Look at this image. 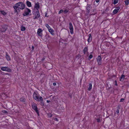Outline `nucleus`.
<instances>
[{
    "mask_svg": "<svg viewBox=\"0 0 129 129\" xmlns=\"http://www.w3.org/2000/svg\"><path fill=\"white\" fill-rule=\"evenodd\" d=\"M97 61L99 65L101 64L102 58L101 57H98L97 58Z\"/></svg>",
    "mask_w": 129,
    "mask_h": 129,
    "instance_id": "12",
    "label": "nucleus"
},
{
    "mask_svg": "<svg viewBox=\"0 0 129 129\" xmlns=\"http://www.w3.org/2000/svg\"><path fill=\"white\" fill-rule=\"evenodd\" d=\"M33 96V99L38 102H40V100L42 101L43 98L42 97L39 96V94L35 92H34Z\"/></svg>",
    "mask_w": 129,
    "mask_h": 129,
    "instance_id": "2",
    "label": "nucleus"
},
{
    "mask_svg": "<svg viewBox=\"0 0 129 129\" xmlns=\"http://www.w3.org/2000/svg\"><path fill=\"white\" fill-rule=\"evenodd\" d=\"M88 48L87 47H85L83 50V53L84 54H87V56H88Z\"/></svg>",
    "mask_w": 129,
    "mask_h": 129,
    "instance_id": "11",
    "label": "nucleus"
},
{
    "mask_svg": "<svg viewBox=\"0 0 129 129\" xmlns=\"http://www.w3.org/2000/svg\"><path fill=\"white\" fill-rule=\"evenodd\" d=\"M31 106L32 108L36 112L37 114H39V110L36 104L34 103L31 105Z\"/></svg>",
    "mask_w": 129,
    "mask_h": 129,
    "instance_id": "5",
    "label": "nucleus"
},
{
    "mask_svg": "<svg viewBox=\"0 0 129 129\" xmlns=\"http://www.w3.org/2000/svg\"><path fill=\"white\" fill-rule=\"evenodd\" d=\"M26 28L24 26H23V25H22L21 27V30L22 31H24Z\"/></svg>",
    "mask_w": 129,
    "mask_h": 129,
    "instance_id": "21",
    "label": "nucleus"
},
{
    "mask_svg": "<svg viewBox=\"0 0 129 129\" xmlns=\"http://www.w3.org/2000/svg\"><path fill=\"white\" fill-rule=\"evenodd\" d=\"M99 1H100V0H96V2L97 3H98V2H99Z\"/></svg>",
    "mask_w": 129,
    "mask_h": 129,
    "instance_id": "41",
    "label": "nucleus"
},
{
    "mask_svg": "<svg viewBox=\"0 0 129 129\" xmlns=\"http://www.w3.org/2000/svg\"><path fill=\"white\" fill-rule=\"evenodd\" d=\"M70 97L71 98L72 96H71H71H70Z\"/></svg>",
    "mask_w": 129,
    "mask_h": 129,
    "instance_id": "50",
    "label": "nucleus"
},
{
    "mask_svg": "<svg viewBox=\"0 0 129 129\" xmlns=\"http://www.w3.org/2000/svg\"><path fill=\"white\" fill-rule=\"evenodd\" d=\"M115 84L116 85H117L116 81H115Z\"/></svg>",
    "mask_w": 129,
    "mask_h": 129,
    "instance_id": "45",
    "label": "nucleus"
},
{
    "mask_svg": "<svg viewBox=\"0 0 129 129\" xmlns=\"http://www.w3.org/2000/svg\"><path fill=\"white\" fill-rule=\"evenodd\" d=\"M54 120L57 121H58V119L57 118H55L54 119Z\"/></svg>",
    "mask_w": 129,
    "mask_h": 129,
    "instance_id": "38",
    "label": "nucleus"
},
{
    "mask_svg": "<svg viewBox=\"0 0 129 129\" xmlns=\"http://www.w3.org/2000/svg\"><path fill=\"white\" fill-rule=\"evenodd\" d=\"M120 7H117L116 8L113 10V15H115L118 12L120 9Z\"/></svg>",
    "mask_w": 129,
    "mask_h": 129,
    "instance_id": "10",
    "label": "nucleus"
},
{
    "mask_svg": "<svg viewBox=\"0 0 129 129\" xmlns=\"http://www.w3.org/2000/svg\"><path fill=\"white\" fill-rule=\"evenodd\" d=\"M95 119L97 120V122L98 123L100 122V118H96Z\"/></svg>",
    "mask_w": 129,
    "mask_h": 129,
    "instance_id": "26",
    "label": "nucleus"
},
{
    "mask_svg": "<svg viewBox=\"0 0 129 129\" xmlns=\"http://www.w3.org/2000/svg\"><path fill=\"white\" fill-rule=\"evenodd\" d=\"M125 3L126 5H128L129 4V0H126L125 1Z\"/></svg>",
    "mask_w": 129,
    "mask_h": 129,
    "instance_id": "23",
    "label": "nucleus"
},
{
    "mask_svg": "<svg viewBox=\"0 0 129 129\" xmlns=\"http://www.w3.org/2000/svg\"><path fill=\"white\" fill-rule=\"evenodd\" d=\"M115 55L118 56H122V54L120 51H118L115 54Z\"/></svg>",
    "mask_w": 129,
    "mask_h": 129,
    "instance_id": "16",
    "label": "nucleus"
},
{
    "mask_svg": "<svg viewBox=\"0 0 129 129\" xmlns=\"http://www.w3.org/2000/svg\"><path fill=\"white\" fill-rule=\"evenodd\" d=\"M53 84L54 86H55L56 85V83H53Z\"/></svg>",
    "mask_w": 129,
    "mask_h": 129,
    "instance_id": "39",
    "label": "nucleus"
},
{
    "mask_svg": "<svg viewBox=\"0 0 129 129\" xmlns=\"http://www.w3.org/2000/svg\"><path fill=\"white\" fill-rule=\"evenodd\" d=\"M0 12L3 15H5L6 14V13L5 12L4 10L1 11Z\"/></svg>",
    "mask_w": 129,
    "mask_h": 129,
    "instance_id": "22",
    "label": "nucleus"
},
{
    "mask_svg": "<svg viewBox=\"0 0 129 129\" xmlns=\"http://www.w3.org/2000/svg\"><path fill=\"white\" fill-rule=\"evenodd\" d=\"M43 99L42 101L40 100V102H41V105H44V103H43Z\"/></svg>",
    "mask_w": 129,
    "mask_h": 129,
    "instance_id": "33",
    "label": "nucleus"
},
{
    "mask_svg": "<svg viewBox=\"0 0 129 129\" xmlns=\"http://www.w3.org/2000/svg\"><path fill=\"white\" fill-rule=\"evenodd\" d=\"M44 59H45V58H43V59H41V60H42V61H43L44 60Z\"/></svg>",
    "mask_w": 129,
    "mask_h": 129,
    "instance_id": "46",
    "label": "nucleus"
},
{
    "mask_svg": "<svg viewBox=\"0 0 129 129\" xmlns=\"http://www.w3.org/2000/svg\"><path fill=\"white\" fill-rule=\"evenodd\" d=\"M95 10H93V12H94V11H95Z\"/></svg>",
    "mask_w": 129,
    "mask_h": 129,
    "instance_id": "48",
    "label": "nucleus"
},
{
    "mask_svg": "<svg viewBox=\"0 0 129 129\" xmlns=\"http://www.w3.org/2000/svg\"><path fill=\"white\" fill-rule=\"evenodd\" d=\"M69 28L70 30V33L71 34H73V28L72 24L71 22L69 23Z\"/></svg>",
    "mask_w": 129,
    "mask_h": 129,
    "instance_id": "8",
    "label": "nucleus"
},
{
    "mask_svg": "<svg viewBox=\"0 0 129 129\" xmlns=\"http://www.w3.org/2000/svg\"><path fill=\"white\" fill-rule=\"evenodd\" d=\"M49 31L51 33V34H52V33H53L54 32V30L50 28L48 29Z\"/></svg>",
    "mask_w": 129,
    "mask_h": 129,
    "instance_id": "19",
    "label": "nucleus"
},
{
    "mask_svg": "<svg viewBox=\"0 0 129 129\" xmlns=\"http://www.w3.org/2000/svg\"><path fill=\"white\" fill-rule=\"evenodd\" d=\"M1 31L2 32H5L8 28V26L7 25H4L1 26Z\"/></svg>",
    "mask_w": 129,
    "mask_h": 129,
    "instance_id": "6",
    "label": "nucleus"
},
{
    "mask_svg": "<svg viewBox=\"0 0 129 129\" xmlns=\"http://www.w3.org/2000/svg\"><path fill=\"white\" fill-rule=\"evenodd\" d=\"M118 0H114V2L113 3L115 5L118 2Z\"/></svg>",
    "mask_w": 129,
    "mask_h": 129,
    "instance_id": "24",
    "label": "nucleus"
},
{
    "mask_svg": "<svg viewBox=\"0 0 129 129\" xmlns=\"http://www.w3.org/2000/svg\"><path fill=\"white\" fill-rule=\"evenodd\" d=\"M26 4L27 6L29 7H30L31 6V3L28 1H27L26 2Z\"/></svg>",
    "mask_w": 129,
    "mask_h": 129,
    "instance_id": "17",
    "label": "nucleus"
},
{
    "mask_svg": "<svg viewBox=\"0 0 129 129\" xmlns=\"http://www.w3.org/2000/svg\"><path fill=\"white\" fill-rule=\"evenodd\" d=\"M69 12V11L66 9L64 11H63V12L64 14H66L67 13Z\"/></svg>",
    "mask_w": 129,
    "mask_h": 129,
    "instance_id": "28",
    "label": "nucleus"
},
{
    "mask_svg": "<svg viewBox=\"0 0 129 129\" xmlns=\"http://www.w3.org/2000/svg\"><path fill=\"white\" fill-rule=\"evenodd\" d=\"M92 88V84L91 83H90L89 84V87L88 88V90L89 91H90Z\"/></svg>",
    "mask_w": 129,
    "mask_h": 129,
    "instance_id": "18",
    "label": "nucleus"
},
{
    "mask_svg": "<svg viewBox=\"0 0 129 129\" xmlns=\"http://www.w3.org/2000/svg\"><path fill=\"white\" fill-rule=\"evenodd\" d=\"M91 5L89 4H87V7H86V9H87V8L90 9Z\"/></svg>",
    "mask_w": 129,
    "mask_h": 129,
    "instance_id": "25",
    "label": "nucleus"
},
{
    "mask_svg": "<svg viewBox=\"0 0 129 129\" xmlns=\"http://www.w3.org/2000/svg\"><path fill=\"white\" fill-rule=\"evenodd\" d=\"M50 102V101L49 100H47V103H49V102Z\"/></svg>",
    "mask_w": 129,
    "mask_h": 129,
    "instance_id": "42",
    "label": "nucleus"
},
{
    "mask_svg": "<svg viewBox=\"0 0 129 129\" xmlns=\"http://www.w3.org/2000/svg\"><path fill=\"white\" fill-rule=\"evenodd\" d=\"M63 12V10L62 9H61L60 10V11H59L58 14H60L62 13Z\"/></svg>",
    "mask_w": 129,
    "mask_h": 129,
    "instance_id": "27",
    "label": "nucleus"
},
{
    "mask_svg": "<svg viewBox=\"0 0 129 129\" xmlns=\"http://www.w3.org/2000/svg\"><path fill=\"white\" fill-rule=\"evenodd\" d=\"M47 13H46L45 14V17H48V16H47Z\"/></svg>",
    "mask_w": 129,
    "mask_h": 129,
    "instance_id": "40",
    "label": "nucleus"
},
{
    "mask_svg": "<svg viewBox=\"0 0 129 129\" xmlns=\"http://www.w3.org/2000/svg\"><path fill=\"white\" fill-rule=\"evenodd\" d=\"M42 30L40 28L38 29L37 32L38 35L40 37H42Z\"/></svg>",
    "mask_w": 129,
    "mask_h": 129,
    "instance_id": "9",
    "label": "nucleus"
},
{
    "mask_svg": "<svg viewBox=\"0 0 129 129\" xmlns=\"http://www.w3.org/2000/svg\"><path fill=\"white\" fill-rule=\"evenodd\" d=\"M31 12L30 10L28 8H26L25 9L24 13L22 14V15L24 16H28Z\"/></svg>",
    "mask_w": 129,
    "mask_h": 129,
    "instance_id": "3",
    "label": "nucleus"
},
{
    "mask_svg": "<svg viewBox=\"0 0 129 129\" xmlns=\"http://www.w3.org/2000/svg\"><path fill=\"white\" fill-rule=\"evenodd\" d=\"M33 13L35 16V17L34 18V19L38 18L40 16L39 10H36V12L33 11Z\"/></svg>",
    "mask_w": 129,
    "mask_h": 129,
    "instance_id": "4",
    "label": "nucleus"
},
{
    "mask_svg": "<svg viewBox=\"0 0 129 129\" xmlns=\"http://www.w3.org/2000/svg\"><path fill=\"white\" fill-rule=\"evenodd\" d=\"M96 14V13H95L94 14H91V15H95Z\"/></svg>",
    "mask_w": 129,
    "mask_h": 129,
    "instance_id": "43",
    "label": "nucleus"
},
{
    "mask_svg": "<svg viewBox=\"0 0 129 129\" xmlns=\"http://www.w3.org/2000/svg\"><path fill=\"white\" fill-rule=\"evenodd\" d=\"M98 56L100 57V56H100V55H99Z\"/></svg>",
    "mask_w": 129,
    "mask_h": 129,
    "instance_id": "51",
    "label": "nucleus"
},
{
    "mask_svg": "<svg viewBox=\"0 0 129 129\" xmlns=\"http://www.w3.org/2000/svg\"><path fill=\"white\" fill-rule=\"evenodd\" d=\"M6 58L7 59V60H10V57H6Z\"/></svg>",
    "mask_w": 129,
    "mask_h": 129,
    "instance_id": "34",
    "label": "nucleus"
},
{
    "mask_svg": "<svg viewBox=\"0 0 129 129\" xmlns=\"http://www.w3.org/2000/svg\"><path fill=\"white\" fill-rule=\"evenodd\" d=\"M25 4L22 2H19L16 4L15 6H13L14 9V13H16V15H18V12L20 11V9L23 10L25 8Z\"/></svg>",
    "mask_w": 129,
    "mask_h": 129,
    "instance_id": "1",
    "label": "nucleus"
},
{
    "mask_svg": "<svg viewBox=\"0 0 129 129\" xmlns=\"http://www.w3.org/2000/svg\"><path fill=\"white\" fill-rule=\"evenodd\" d=\"M45 26L48 28V29L50 28V26H49L48 24H46Z\"/></svg>",
    "mask_w": 129,
    "mask_h": 129,
    "instance_id": "31",
    "label": "nucleus"
},
{
    "mask_svg": "<svg viewBox=\"0 0 129 129\" xmlns=\"http://www.w3.org/2000/svg\"><path fill=\"white\" fill-rule=\"evenodd\" d=\"M109 10V9L108 8H106L105 10V11L106 12L107 11Z\"/></svg>",
    "mask_w": 129,
    "mask_h": 129,
    "instance_id": "37",
    "label": "nucleus"
},
{
    "mask_svg": "<svg viewBox=\"0 0 129 129\" xmlns=\"http://www.w3.org/2000/svg\"><path fill=\"white\" fill-rule=\"evenodd\" d=\"M125 77V76L124 75H121V77L120 78V79H122V78H124Z\"/></svg>",
    "mask_w": 129,
    "mask_h": 129,
    "instance_id": "32",
    "label": "nucleus"
},
{
    "mask_svg": "<svg viewBox=\"0 0 129 129\" xmlns=\"http://www.w3.org/2000/svg\"><path fill=\"white\" fill-rule=\"evenodd\" d=\"M89 38L87 39V41L88 42H90L91 41L92 37L91 34H89L88 35Z\"/></svg>",
    "mask_w": 129,
    "mask_h": 129,
    "instance_id": "14",
    "label": "nucleus"
},
{
    "mask_svg": "<svg viewBox=\"0 0 129 129\" xmlns=\"http://www.w3.org/2000/svg\"><path fill=\"white\" fill-rule=\"evenodd\" d=\"M1 69L4 71H6L8 72H10L11 71V70L7 67H2L1 68Z\"/></svg>",
    "mask_w": 129,
    "mask_h": 129,
    "instance_id": "7",
    "label": "nucleus"
},
{
    "mask_svg": "<svg viewBox=\"0 0 129 129\" xmlns=\"http://www.w3.org/2000/svg\"><path fill=\"white\" fill-rule=\"evenodd\" d=\"M20 101L23 102H25V99L24 98H21L20 99Z\"/></svg>",
    "mask_w": 129,
    "mask_h": 129,
    "instance_id": "20",
    "label": "nucleus"
},
{
    "mask_svg": "<svg viewBox=\"0 0 129 129\" xmlns=\"http://www.w3.org/2000/svg\"><path fill=\"white\" fill-rule=\"evenodd\" d=\"M92 57H89V59H91L92 58Z\"/></svg>",
    "mask_w": 129,
    "mask_h": 129,
    "instance_id": "47",
    "label": "nucleus"
},
{
    "mask_svg": "<svg viewBox=\"0 0 129 129\" xmlns=\"http://www.w3.org/2000/svg\"><path fill=\"white\" fill-rule=\"evenodd\" d=\"M34 46H32L31 47V48L30 49L31 51V52L33 51L34 50Z\"/></svg>",
    "mask_w": 129,
    "mask_h": 129,
    "instance_id": "29",
    "label": "nucleus"
},
{
    "mask_svg": "<svg viewBox=\"0 0 129 129\" xmlns=\"http://www.w3.org/2000/svg\"><path fill=\"white\" fill-rule=\"evenodd\" d=\"M34 8L37 9V10H39L38 9L40 8V6L39 3L37 2L35 4Z\"/></svg>",
    "mask_w": 129,
    "mask_h": 129,
    "instance_id": "13",
    "label": "nucleus"
},
{
    "mask_svg": "<svg viewBox=\"0 0 129 129\" xmlns=\"http://www.w3.org/2000/svg\"><path fill=\"white\" fill-rule=\"evenodd\" d=\"M89 56H93V55L92 54H90V55Z\"/></svg>",
    "mask_w": 129,
    "mask_h": 129,
    "instance_id": "44",
    "label": "nucleus"
},
{
    "mask_svg": "<svg viewBox=\"0 0 129 129\" xmlns=\"http://www.w3.org/2000/svg\"><path fill=\"white\" fill-rule=\"evenodd\" d=\"M5 111V113H7V111Z\"/></svg>",
    "mask_w": 129,
    "mask_h": 129,
    "instance_id": "49",
    "label": "nucleus"
},
{
    "mask_svg": "<svg viewBox=\"0 0 129 129\" xmlns=\"http://www.w3.org/2000/svg\"><path fill=\"white\" fill-rule=\"evenodd\" d=\"M124 100V99L123 98L121 99L120 100V102H123Z\"/></svg>",
    "mask_w": 129,
    "mask_h": 129,
    "instance_id": "35",
    "label": "nucleus"
},
{
    "mask_svg": "<svg viewBox=\"0 0 129 129\" xmlns=\"http://www.w3.org/2000/svg\"><path fill=\"white\" fill-rule=\"evenodd\" d=\"M48 116L49 117H52V115L50 113H49L48 114Z\"/></svg>",
    "mask_w": 129,
    "mask_h": 129,
    "instance_id": "30",
    "label": "nucleus"
},
{
    "mask_svg": "<svg viewBox=\"0 0 129 129\" xmlns=\"http://www.w3.org/2000/svg\"><path fill=\"white\" fill-rule=\"evenodd\" d=\"M90 10V9L88 8H87V9H86L87 12L88 13H89V10Z\"/></svg>",
    "mask_w": 129,
    "mask_h": 129,
    "instance_id": "36",
    "label": "nucleus"
},
{
    "mask_svg": "<svg viewBox=\"0 0 129 129\" xmlns=\"http://www.w3.org/2000/svg\"><path fill=\"white\" fill-rule=\"evenodd\" d=\"M120 109V107L119 106H118L117 107V109L116 112L115 113V114L116 113L118 115L119 112V110Z\"/></svg>",
    "mask_w": 129,
    "mask_h": 129,
    "instance_id": "15",
    "label": "nucleus"
}]
</instances>
